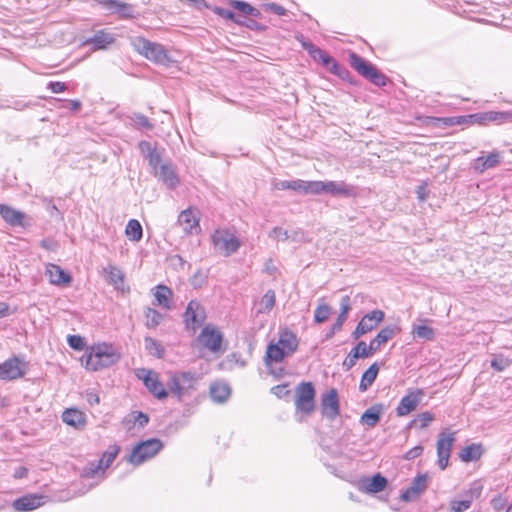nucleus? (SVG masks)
Returning a JSON list of instances; mask_svg holds the SVG:
<instances>
[{
	"label": "nucleus",
	"mask_w": 512,
	"mask_h": 512,
	"mask_svg": "<svg viewBox=\"0 0 512 512\" xmlns=\"http://www.w3.org/2000/svg\"><path fill=\"white\" fill-rule=\"evenodd\" d=\"M271 239L276 241H286L290 238V232L281 227H274L268 234Z\"/></svg>",
	"instance_id": "obj_53"
},
{
	"label": "nucleus",
	"mask_w": 512,
	"mask_h": 512,
	"mask_svg": "<svg viewBox=\"0 0 512 512\" xmlns=\"http://www.w3.org/2000/svg\"><path fill=\"white\" fill-rule=\"evenodd\" d=\"M311 54L315 59H318L322 62L324 67L330 71L331 73L343 77L345 74L348 73V71L339 65V63L331 57L326 51L316 48L315 50L311 51Z\"/></svg>",
	"instance_id": "obj_14"
},
{
	"label": "nucleus",
	"mask_w": 512,
	"mask_h": 512,
	"mask_svg": "<svg viewBox=\"0 0 512 512\" xmlns=\"http://www.w3.org/2000/svg\"><path fill=\"white\" fill-rule=\"evenodd\" d=\"M340 309H341V311H340L338 317H340L341 320H346L348 312L351 309V301H350V297L348 295H345L342 297L341 302H340Z\"/></svg>",
	"instance_id": "obj_57"
},
{
	"label": "nucleus",
	"mask_w": 512,
	"mask_h": 512,
	"mask_svg": "<svg viewBox=\"0 0 512 512\" xmlns=\"http://www.w3.org/2000/svg\"><path fill=\"white\" fill-rule=\"evenodd\" d=\"M104 470L103 459H99L97 462H90L84 467L83 476L91 478L97 475L99 471L104 472Z\"/></svg>",
	"instance_id": "obj_47"
},
{
	"label": "nucleus",
	"mask_w": 512,
	"mask_h": 512,
	"mask_svg": "<svg viewBox=\"0 0 512 512\" xmlns=\"http://www.w3.org/2000/svg\"><path fill=\"white\" fill-rule=\"evenodd\" d=\"M115 42L112 33L98 30L92 37L85 39L82 46H90L92 51L106 50Z\"/></svg>",
	"instance_id": "obj_13"
},
{
	"label": "nucleus",
	"mask_w": 512,
	"mask_h": 512,
	"mask_svg": "<svg viewBox=\"0 0 512 512\" xmlns=\"http://www.w3.org/2000/svg\"><path fill=\"white\" fill-rule=\"evenodd\" d=\"M46 275L49 277L51 284L61 286L72 282V277L56 264H48L46 266Z\"/></svg>",
	"instance_id": "obj_23"
},
{
	"label": "nucleus",
	"mask_w": 512,
	"mask_h": 512,
	"mask_svg": "<svg viewBox=\"0 0 512 512\" xmlns=\"http://www.w3.org/2000/svg\"><path fill=\"white\" fill-rule=\"evenodd\" d=\"M41 495H26L16 499L12 506L16 511H31L40 507L44 502Z\"/></svg>",
	"instance_id": "obj_24"
},
{
	"label": "nucleus",
	"mask_w": 512,
	"mask_h": 512,
	"mask_svg": "<svg viewBox=\"0 0 512 512\" xmlns=\"http://www.w3.org/2000/svg\"><path fill=\"white\" fill-rule=\"evenodd\" d=\"M276 343L288 354H293L299 344L296 334L289 329H284L280 332L279 339Z\"/></svg>",
	"instance_id": "obj_28"
},
{
	"label": "nucleus",
	"mask_w": 512,
	"mask_h": 512,
	"mask_svg": "<svg viewBox=\"0 0 512 512\" xmlns=\"http://www.w3.org/2000/svg\"><path fill=\"white\" fill-rule=\"evenodd\" d=\"M482 453L483 450L480 444H471L464 447L461 450L459 456L463 462H471L480 459Z\"/></svg>",
	"instance_id": "obj_34"
},
{
	"label": "nucleus",
	"mask_w": 512,
	"mask_h": 512,
	"mask_svg": "<svg viewBox=\"0 0 512 512\" xmlns=\"http://www.w3.org/2000/svg\"><path fill=\"white\" fill-rule=\"evenodd\" d=\"M509 365V361L507 359L503 358H494L491 361V367L495 369L496 371H503L505 370Z\"/></svg>",
	"instance_id": "obj_62"
},
{
	"label": "nucleus",
	"mask_w": 512,
	"mask_h": 512,
	"mask_svg": "<svg viewBox=\"0 0 512 512\" xmlns=\"http://www.w3.org/2000/svg\"><path fill=\"white\" fill-rule=\"evenodd\" d=\"M27 372V362L21 357H12L0 364V379L14 380L23 377Z\"/></svg>",
	"instance_id": "obj_8"
},
{
	"label": "nucleus",
	"mask_w": 512,
	"mask_h": 512,
	"mask_svg": "<svg viewBox=\"0 0 512 512\" xmlns=\"http://www.w3.org/2000/svg\"><path fill=\"white\" fill-rule=\"evenodd\" d=\"M214 13L221 16L222 18L229 19L238 24H243V20L240 19L233 11L222 8V7H214Z\"/></svg>",
	"instance_id": "obj_50"
},
{
	"label": "nucleus",
	"mask_w": 512,
	"mask_h": 512,
	"mask_svg": "<svg viewBox=\"0 0 512 512\" xmlns=\"http://www.w3.org/2000/svg\"><path fill=\"white\" fill-rule=\"evenodd\" d=\"M322 414L326 418L333 420L340 412L338 393L336 389H331L327 394L323 395Z\"/></svg>",
	"instance_id": "obj_15"
},
{
	"label": "nucleus",
	"mask_w": 512,
	"mask_h": 512,
	"mask_svg": "<svg viewBox=\"0 0 512 512\" xmlns=\"http://www.w3.org/2000/svg\"><path fill=\"white\" fill-rule=\"evenodd\" d=\"M384 319V312L381 310H374L367 313L360 321H366L365 325H371V331L378 326Z\"/></svg>",
	"instance_id": "obj_44"
},
{
	"label": "nucleus",
	"mask_w": 512,
	"mask_h": 512,
	"mask_svg": "<svg viewBox=\"0 0 512 512\" xmlns=\"http://www.w3.org/2000/svg\"><path fill=\"white\" fill-rule=\"evenodd\" d=\"M331 314V308L329 305L322 303L317 306L314 312V320L316 323L325 322Z\"/></svg>",
	"instance_id": "obj_48"
},
{
	"label": "nucleus",
	"mask_w": 512,
	"mask_h": 512,
	"mask_svg": "<svg viewBox=\"0 0 512 512\" xmlns=\"http://www.w3.org/2000/svg\"><path fill=\"white\" fill-rule=\"evenodd\" d=\"M133 48L142 56L157 64H166L169 57L163 45L151 42L143 37H135L132 39Z\"/></svg>",
	"instance_id": "obj_2"
},
{
	"label": "nucleus",
	"mask_w": 512,
	"mask_h": 512,
	"mask_svg": "<svg viewBox=\"0 0 512 512\" xmlns=\"http://www.w3.org/2000/svg\"><path fill=\"white\" fill-rule=\"evenodd\" d=\"M209 392L214 402L223 403L229 398L231 389L226 383L216 382L211 384Z\"/></svg>",
	"instance_id": "obj_30"
},
{
	"label": "nucleus",
	"mask_w": 512,
	"mask_h": 512,
	"mask_svg": "<svg viewBox=\"0 0 512 512\" xmlns=\"http://www.w3.org/2000/svg\"><path fill=\"white\" fill-rule=\"evenodd\" d=\"M62 420L67 425L76 429H83L87 422L86 415L82 411L74 408L66 409L62 413Z\"/></svg>",
	"instance_id": "obj_25"
},
{
	"label": "nucleus",
	"mask_w": 512,
	"mask_h": 512,
	"mask_svg": "<svg viewBox=\"0 0 512 512\" xmlns=\"http://www.w3.org/2000/svg\"><path fill=\"white\" fill-rule=\"evenodd\" d=\"M381 412V405H373L362 414L360 421L369 427H374L380 420Z\"/></svg>",
	"instance_id": "obj_33"
},
{
	"label": "nucleus",
	"mask_w": 512,
	"mask_h": 512,
	"mask_svg": "<svg viewBox=\"0 0 512 512\" xmlns=\"http://www.w3.org/2000/svg\"><path fill=\"white\" fill-rule=\"evenodd\" d=\"M83 359L87 369L97 371L117 363L120 360V354L111 345L103 343L92 346L89 354Z\"/></svg>",
	"instance_id": "obj_1"
},
{
	"label": "nucleus",
	"mask_w": 512,
	"mask_h": 512,
	"mask_svg": "<svg viewBox=\"0 0 512 512\" xmlns=\"http://www.w3.org/2000/svg\"><path fill=\"white\" fill-rule=\"evenodd\" d=\"M199 343L213 353L224 352L223 335L215 327L206 325L198 336Z\"/></svg>",
	"instance_id": "obj_10"
},
{
	"label": "nucleus",
	"mask_w": 512,
	"mask_h": 512,
	"mask_svg": "<svg viewBox=\"0 0 512 512\" xmlns=\"http://www.w3.org/2000/svg\"><path fill=\"white\" fill-rule=\"evenodd\" d=\"M482 491V487L478 484H474L473 487L469 490L471 497L466 500H452L450 503V508L453 512H464L470 508L472 503V498L479 497Z\"/></svg>",
	"instance_id": "obj_29"
},
{
	"label": "nucleus",
	"mask_w": 512,
	"mask_h": 512,
	"mask_svg": "<svg viewBox=\"0 0 512 512\" xmlns=\"http://www.w3.org/2000/svg\"><path fill=\"white\" fill-rule=\"evenodd\" d=\"M315 389L311 382H302L295 389V405L298 410L310 414L314 410Z\"/></svg>",
	"instance_id": "obj_6"
},
{
	"label": "nucleus",
	"mask_w": 512,
	"mask_h": 512,
	"mask_svg": "<svg viewBox=\"0 0 512 512\" xmlns=\"http://www.w3.org/2000/svg\"><path fill=\"white\" fill-rule=\"evenodd\" d=\"M139 150L141 154L148 160L149 166L155 172L161 164V154L155 146L148 141H141L139 143Z\"/></svg>",
	"instance_id": "obj_21"
},
{
	"label": "nucleus",
	"mask_w": 512,
	"mask_h": 512,
	"mask_svg": "<svg viewBox=\"0 0 512 512\" xmlns=\"http://www.w3.org/2000/svg\"><path fill=\"white\" fill-rule=\"evenodd\" d=\"M68 344L75 350H82L85 346L84 339L79 335H70L68 337Z\"/></svg>",
	"instance_id": "obj_59"
},
{
	"label": "nucleus",
	"mask_w": 512,
	"mask_h": 512,
	"mask_svg": "<svg viewBox=\"0 0 512 512\" xmlns=\"http://www.w3.org/2000/svg\"><path fill=\"white\" fill-rule=\"evenodd\" d=\"M273 186L277 190H294V191L301 192L302 180H300V179L292 180V181L279 180V181H275L273 183Z\"/></svg>",
	"instance_id": "obj_45"
},
{
	"label": "nucleus",
	"mask_w": 512,
	"mask_h": 512,
	"mask_svg": "<svg viewBox=\"0 0 512 512\" xmlns=\"http://www.w3.org/2000/svg\"><path fill=\"white\" fill-rule=\"evenodd\" d=\"M455 441V433L442 432L439 434L437 441V455L438 465L441 470H444L448 466V461L451 454V449Z\"/></svg>",
	"instance_id": "obj_11"
},
{
	"label": "nucleus",
	"mask_w": 512,
	"mask_h": 512,
	"mask_svg": "<svg viewBox=\"0 0 512 512\" xmlns=\"http://www.w3.org/2000/svg\"><path fill=\"white\" fill-rule=\"evenodd\" d=\"M434 420V415L428 411L422 412L413 422H420V428L427 427Z\"/></svg>",
	"instance_id": "obj_60"
},
{
	"label": "nucleus",
	"mask_w": 512,
	"mask_h": 512,
	"mask_svg": "<svg viewBox=\"0 0 512 512\" xmlns=\"http://www.w3.org/2000/svg\"><path fill=\"white\" fill-rule=\"evenodd\" d=\"M172 295V291L170 288L164 285L157 286L156 292H155V299L157 302V305L162 306L164 308L169 309V298Z\"/></svg>",
	"instance_id": "obj_39"
},
{
	"label": "nucleus",
	"mask_w": 512,
	"mask_h": 512,
	"mask_svg": "<svg viewBox=\"0 0 512 512\" xmlns=\"http://www.w3.org/2000/svg\"><path fill=\"white\" fill-rule=\"evenodd\" d=\"M502 160L501 152L492 151L487 156H480L474 161V169L480 173H483L487 169L497 167Z\"/></svg>",
	"instance_id": "obj_22"
},
{
	"label": "nucleus",
	"mask_w": 512,
	"mask_h": 512,
	"mask_svg": "<svg viewBox=\"0 0 512 512\" xmlns=\"http://www.w3.org/2000/svg\"><path fill=\"white\" fill-rule=\"evenodd\" d=\"M126 235L131 241H139L142 238V226L139 221L135 219L129 220L126 226Z\"/></svg>",
	"instance_id": "obj_40"
},
{
	"label": "nucleus",
	"mask_w": 512,
	"mask_h": 512,
	"mask_svg": "<svg viewBox=\"0 0 512 512\" xmlns=\"http://www.w3.org/2000/svg\"><path fill=\"white\" fill-rule=\"evenodd\" d=\"M230 5L238 10L242 15H250L253 17H259L260 11L255 7L251 6L249 3L240 0H231Z\"/></svg>",
	"instance_id": "obj_38"
},
{
	"label": "nucleus",
	"mask_w": 512,
	"mask_h": 512,
	"mask_svg": "<svg viewBox=\"0 0 512 512\" xmlns=\"http://www.w3.org/2000/svg\"><path fill=\"white\" fill-rule=\"evenodd\" d=\"M350 66L365 79L376 86H385L387 77L381 73L373 64L356 53L349 55Z\"/></svg>",
	"instance_id": "obj_3"
},
{
	"label": "nucleus",
	"mask_w": 512,
	"mask_h": 512,
	"mask_svg": "<svg viewBox=\"0 0 512 512\" xmlns=\"http://www.w3.org/2000/svg\"><path fill=\"white\" fill-rule=\"evenodd\" d=\"M145 318H146V323H145L146 326L148 328H155L161 323L163 316L157 310L148 307L145 310Z\"/></svg>",
	"instance_id": "obj_42"
},
{
	"label": "nucleus",
	"mask_w": 512,
	"mask_h": 512,
	"mask_svg": "<svg viewBox=\"0 0 512 512\" xmlns=\"http://www.w3.org/2000/svg\"><path fill=\"white\" fill-rule=\"evenodd\" d=\"M144 341L145 347L151 355L156 356L157 358L163 357L164 348L157 340L151 337H145Z\"/></svg>",
	"instance_id": "obj_43"
},
{
	"label": "nucleus",
	"mask_w": 512,
	"mask_h": 512,
	"mask_svg": "<svg viewBox=\"0 0 512 512\" xmlns=\"http://www.w3.org/2000/svg\"><path fill=\"white\" fill-rule=\"evenodd\" d=\"M424 392L421 389L409 391L399 402L396 413L398 416H406L416 410L422 401Z\"/></svg>",
	"instance_id": "obj_12"
},
{
	"label": "nucleus",
	"mask_w": 512,
	"mask_h": 512,
	"mask_svg": "<svg viewBox=\"0 0 512 512\" xmlns=\"http://www.w3.org/2000/svg\"><path fill=\"white\" fill-rule=\"evenodd\" d=\"M168 388L170 392L175 395L179 400L185 395L184 390L182 389L177 377L175 374L172 375L168 382Z\"/></svg>",
	"instance_id": "obj_51"
},
{
	"label": "nucleus",
	"mask_w": 512,
	"mask_h": 512,
	"mask_svg": "<svg viewBox=\"0 0 512 512\" xmlns=\"http://www.w3.org/2000/svg\"><path fill=\"white\" fill-rule=\"evenodd\" d=\"M48 87L51 89V91L53 93H61L67 89L66 84L64 82H59V81L50 82L48 84Z\"/></svg>",
	"instance_id": "obj_64"
},
{
	"label": "nucleus",
	"mask_w": 512,
	"mask_h": 512,
	"mask_svg": "<svg viewBox=\"0 0 512 512\" xmlns=\"http://www.w3.org/2000/svg\"><path fill=\"white\" fill-rule=\"evenodd\" d=\"M0 215L3 220L12 227H25L27 225L25 223L26 215L9 205H0Z\"/></svg>",
	"instance_id": "obj_18"
},
{
	"label": "nucleus",
	"mask_w": 512,
	"mask_h": 512,
	"mask_svg": "<svg viewBox=\"0 0 512 512\" xmlns=\"http://www.w3.org/2000/svg\"><path fill=\"white\" fill-rule=\"evenodd\" d=\"M359 358L360 356L356 353V351L351 350L348 356L343 361L342 366L344 370L349 371L350 369H352Z\"/></svg>",
	"instance_id": "obj_58"
},
{
	"label": "nucleus",
	"mask_w": 512,
	"mask_h": 512,
	"mask_svg": "<svg viewBox=\"0 0 512 512\" xmlns=\"http://www.w3.org/2000/svg\"><path fill=\"white\" fill-rule=\"evenodd\" d=\"M427 475L422 474L415 477L411 485L402 492L400 499L404 502H411L415 500L427 488Z\"/></svg>",
	"instance_id": "obj_16"
},
{
	"label": "nucleus",
	"mask_w": 512,
	"mask_h": 512,
	"mask_svg": "<svg viewBox=\"0 0 512 512\" xmlns=\"http://www.w3.org/2000/svg\"><path fill=\"white\" fill-rule=\"evenodd\" d=\"M325 193L332 196L354 197L356 196V189L353 185L344 181H326Z\"/></svg>",
	"instance_id": "obj_19"
},
{
	"label": "nucleus",
	"mask_w": 512,
	"mask_h": 512,
	"mask_svg": "<svg viewBox=\"0 0 512 512\" xmlns=\"http://www.w3.org/2000/svg\"><path fill=\"white\" fill-rule=\"evenodd\" d=\"M101 3L106 10L116 13L120 18L134 17L135 11L131 4L119 0H103Z\"/></svg>",
	"instance_id": "obj_20"
},
{
	"label": "nucleus",
	"mask_w": 512,
	"mask_h": 512,
	"mask_svg": "<svg viewBox=\"0 0 512 512\" xmlns=\"http://www.w3.org/2000/svg\"><path fill=\"white\" fill-rule=\"evenodd\" d=\"M118 452L119 447L116 445L110 446L108 450L104 452L103 457L101 459H103V467L105 469L108 468L113 463Z\"/></svg>",
	"instance_id": "obj_52"
},
{
	"label": "nucleus",
	"mask_w": 512,
	"mask_h": 512,
	"mask_svg": "<svg viewBox=\"0 0 512 512\" xmlns=\"http://www.w3.org/2000/svg\"><path fill=\"white\" fill-rule=\"evenodd\" d=\"M290 354L286 353L283 348L277 343L271 342L266 349L265 363L269 366L271 363H279L283 361L286 356Z\"/></svg>",
	"instance_id": "obj_31"
},
{
	"label": "nucleus",
	"mask_w": 512,
	"mask_h": 512,
	"mask_svg": "<svg viewBox=\"0 0 512 512\" xmlns=\"http://www.w3.org/2000/svg\"><path fill=\"white\" fill-rule=\"evenodd\" d=\"M178 223L186 232L192 233L193 229L198 227L199 219L196 217L194 211L188 208L180 213Z\"/></svg>",
	"instance_id": "obj_32"
},
{
	"label": "nucleus",
	"mask_w": 512,
	"mask_h": 512,
	"mask_svg": "<svg viewBox=\"0 0 512 512\" xmlns=\"http://www.w3.org/2000/svg\"><path fill=\"white\" fill-rule=\"evenodd\" d=\"M185 327L193 333L201 327L206 319L204 307L196 300H191L183 315Z\"/></svg>",
	"instance_id": "obj_7"
},
{
	"label": "nucleus",
	"mask_w": 512,
	"mask_h": 512,
	"mask_svg": "<svg viewBox=\"0 0 512 512\" xmlns=\"http://www.w3.org/2000/svg\"><path fill=\"white\" fill-rule=\"evenodd\" d=\"M400 332V328L396 325H390L382 328L379 333L376 335L374 339L370 342V350H374L376 352L380 346L391 338H393L397 333Z\"/></svg>",
	"instance_id": "obj_26"
},
{
	"label": "nucleus",
	"mask_w": 512,
	"mask_h": 512,
	"mask_svg": "<svg viewBox=\"0 0 512 512\" xmlns=\"http://www.w3.org/2000/svg\"><path fill=\"white\" fill-rule=\"evenodd\" d=\"M488 121L502 123L512 118L510 112L488 111Z\"/></svg>",
	"instance_id": "obj_54"
},
{
	"label": "nucleus",
	"mask_w": 512,
	"mask_h": 512,
	"mask_svg": "<svg viewBox=\"0 0 512 512\" xmlns=\"http://www.w3.org/2000/svg\"><path fill=\"white\" fill-rule=\"evenodd\" d=\"M366 321H360L358 325L356 326L355 330L352 333V337L354 339L360 338L362 335L366 334L367 332L371 331V325H365Z\"/></svg>",
	"instance_id": "obj_61"
},
{
	"label": "nucleus",
	"mask_w": 512,
	"mask_h": 512,
	"mask_svg": "<svg viewBox=\"0 0 512 512\" xmlns=\"http://www.w3.org/2000/svg\"><path fill=\"white\" fill-rule=\"evenodd\" d=\"M379 372V366L377 363H373L362 375L359 390L364 392L370 387L375 381Z\"/></svg>",
	"instance_id": "obj_35"
},
{
	"label": "nucleus",
	"mask_w": 512,
	"mask_h": 512,
	"mask_svg": "<svg viewBox=\"0 0 512 512\" xmlns=\"http://www.w3.org/2000/svg\"><path fill=\"white\" fill-rule=\"evenodd\" d=\"M215 249L223 256L235 253L240 245V240L228 230H216L212 235Z\"/></svg>",
	"instance_id": "obj_5"
},
{
	"label": "nucleus",
	"mask_w": 512,
	"mask_h": 512,
	"mask_svg": "<svg viewBox=\"0 0 512 512\" xmlns=\"http://www.w3.org/2000/svg\"><path fill=\"white\" fill-rule=\"evenodd\" d=\"M301 192L304 194L319 195L325 193L324 181H304L302 180Z\"/></svg>",
	"instance_id": "obj_36"
},
{
	"label": "nucleus",
	"mask_w": 512,
	"mask_h": 512,
	"mask_svg": "<svg viewBox=\"0 0 512 512\" xmlns=\"http://www.w3.org/2000/svg\"><path fill=\"white\" fill-rule=\"evenodd\" d=\"M352 350L356 351L360 358H367L375 353L374 350H370V344L367 345L364 341L358 342Z\"/></svg>",
	"instance_id": "obj_55"
},
{
	"label": "nucleus",
	"mask_w": 512,
	"mask_h": 512,
	"mask_svg": "<svg viewBox=\"0 0 512 512\" xmlns=\"http://www.w3.org/2000/svg\"><path fill=\"white\" fill-rule=\"evenodd\" d=\"M275 300H276V296H275V292L273 290H268L262 297L261 299V312H264V311H270L274 305H275Z\"/></svg>",
	"instance_id": "obj_49"
},
{
	"label": "nucleus",
	"mask_w": 512,
	"mask_h": 512,
	"mask_svg": "<svg viewBox=\"0 0 512 512\" xmlns=\"http://www.w3.org/2000/svg\"><path fill=\"white\" fill-rule=\"evenodd\" d=\"M136 376L141 379L150 393H152L157 399L162 400L168 396L167 390L164 385L158 380L156 373L148 369H138Z\"/></svg>",
	"instance_id": "obj_9"
},
{
	"label": "nucleus",
	"mask_w": 512,
	"mask_h": 512,
	"mask_svg": "<svg viewBox=\"0 0 512 512\" xmlns=\"http://www.w3.org/2000/svg\"><path fill=\"white\" fill-rule=\"evenodd\" d=\"M109 277L111 281L114 282L115 284L118 283L119 281L122 282L124 278L122 271L114 266L109 267Z\"/></svg>",
	"instance_id": "obj_63"
},
{
	"label": "nucleus",
	"mask_w": 512,
	"mask_h": 512,
	"mask_svg": "<svg viewBox=\"0 0 512 512\" xmlns=\"http://www.w3.org/2000/svg\"><path fill=\"white\" fill-rule=\"evenodd\" d=\"M388 485V480L377 473L372 478H365L359 482V489L367 494H376L382 492Z\"/></svg>",
	"instance_id": "obj_17"
},
{
	"label": "nucleus",
	"mask_w": 512,
	"mask_h": 512,
	"mask_svg": "<svg viewBox=\"0 0 512 512\" xmlns=\"http://www.w3.org/2000/svg\"><path fill=\"white\" fill-rule=\"evenodd\" d=\"M412 333L416 337L426 339V340H432L435 337L434 329L427 325L414 326Z\"/></svg>",
	"instance_id": "obj_46"
},
{
	"label": "nucleus",
	"mask_w": 512,
	"mask_h": 512,
	"mask_svg": "<svg viewBox=\"0 0 512 512\" xmlns=\"http://www.w3.org/2000/svg\"><path fill=\"white\" fill-rule=\"evenodd\" d=\"M182 389L184 390L185 394L188 393L190 390L194 389V385L196 382L195 374L192 372H178L175 373Z\"/></svg>",
	"instance_id": "obj_37"
},
{
	"label": "nucleus",
	"mask_w": 512,
	"mask_h": 512,
	"mask_svg": "<svg viewBox=\"0 0 512 512\" xmlns=\"http://www.w3.org/2000/svg\"><path fill=\"white\" fill-rule=\"evenodd\" d=\"M129 118L132 125L137 129L152 130L154 128V124L150 122L148 117L141 113H133Z\"/></svg>",
	"instance_id": "obj_41"
},
{
	"label": "nucleus",
	"mask_w": 512,
	"mask_h": 512,
	"mask_svg": "<svg viewBox=\"0 0 512 512\" xmlns=\"http://www.w3.org/2000/svg\"><path fill=\"white\" fill-rule=\"evenodd\" d=\"M42 202L51 217L62 219V214L51 199L44 197Z\"/></svg>",
	"instance_id": "obj_56"
},
{
	"label": "nucleus",
	"mask_w": 512,
	"mask_h": 512,
	"mask_svg": "<svg viewBox=\"0 0 512 512\" xmlns=\"http://www.w3.org/2000/svg\"><path fill=\"white\" fill-rule=\"evenodd\" d=\"M154 174L170 189L175 188L179 183L173 167L169 164H162Z\"/></svg>",
	"instance_id": "obj_27"
},
{
	"label": "nucleus",
	"mask_w": 512,
	"mask_h": 512,
	"mask_svg": "<svg viewBox=\"0 0 512 512\" xmlns=\"http://www.w3.org/2000/svg\"><path fill=\"white\" fill-rule=\"evenodd\" d=\"M163 448V443L160 439L151 438L137 444L130 455L127 457V461L134 466H138L145 461L153 458Z\"/></svg>",
	"instance_id": "obj_4"
}]
</instances>
